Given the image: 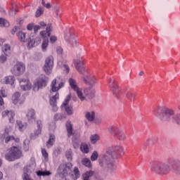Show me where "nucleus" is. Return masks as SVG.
I'll list each match as a JSON object with an SVG mask.
<instances>
[{"instance_id": "79ce46f5", "label": "nucleus", "mask_w": 180, "mask_h": 180, "mask_svg": "<svg viewBox=\"0 0 180 180\" xmlns=\"http://www.w3.org/2000/svg\"><path fill=\"white\" fill-rule=\"evenodd\" d=\"M43 13H44V11L43 10V8L41 7H39V8L37 10V11L35 13V16H36V18H39V16H41V15H43Z\"/></svg>"}, {"instance_id": "f3484780", "label": "nucleus", "mask_w": 180, "mask_h": 180, "mask_svg": "<svg viewBox=\"0 0 180 180\" xmlns=\"http://www.w3.org/2000/svg\"><path fill=\"white\" fill-rule=\"evenodd\" d=\"M41 43V39H40V37L34 35H30L28 39V47H36L37 46H39V44Z\"/></svg>"}, {"instance_id": "13d9d810", "label": "nucleus", "mask_w": 180, "mask_h": 180, "mask_svg": "<svg viewBox=\"0 0 180 180\" xmlns=\"http://www.w3.org/2000/svg\"><path fill=\"white\" fill-rule=\"evenodd\" d=\"M94 123H96V124H101V123H102V118L101 117H97L96 119H94Z\"/></svg>"}, {"instance_id": "6ab92c4d", "label": "nucleus", "mask_w": 180, "mask_h": 180, "mask_svg": "<svg viewBox=\"0 0 180 180\" xmlns=\"http://www.w3.org/2000/svg\"><path fill=\"white\" fill-rule=\"evenodd\" d=\"M60 98V94L58 92L56 93V94L50 98L49 103L51 106H52V110L53 112H57L58 110V107H57V101Z\"/></svg>"}, {"instance_id": "a878e982", "label": "nucleus", "mask_w": 180, "mask_h": 180, "mask_svg": "<svg viewBox=\"0 0 180 180\" xmlns=\"http://www.w3.org/2000/svg\"><path fill=\"white\" fill-rule=\"evenodd\" d=\"M84 117L89 122H94L95 120V112L94 111H86Z\"/></svg>"}, {"instance_id": "473e14b6", "label": "nucleus", "mask_w": 180, "mask_h": 180, "mask_svg": "<svg viewBox=\"0 0 180 180\" xmlns=\"http://www.w3.org/2000/svg\"><path fill=\"white\" fill-rule=\"evenodd\" d=\"M158 142V137L152 136L146 140L147 144H150L153 146V144H156Z\"/></svg>"}, {"instance_id": "2eb2a0df", "label": "nucleus", "mask_w": 180, "mask_h": 180, "mask_svg": "<svg viewBox=\"0 0 180 180\" xmlns=\"http://www.w3.org/2000/svg\"><path fill=\"white\" fill-rule=\"evenodd\" d=\"M65 40L68 43L70 47H77L78 46V42L75 39V34L72 32H69L65 34Z\"/></svg>"}, {"instance_id": "a18cd8bd", "label": "nucleus", "mask_w": 180, "mask_h": 180, "mask_svg": "<svg viewBox=\"0 0 180 180\" xmlns=\"http://www.w3.org/2000/svg\"><path fill=\"white\" fill-rule=\"evenodd\" d=\"M174 173L176 174V175H180V162L176 163V165L174 168Z\"/></svg>"}, {"instance_id": "2f4dec72", "label": "nucleus", "mask_w": 180, "mask_h": 180, "mask_svg": "<svg viewBox=\"0 0 180 180\" xmlns=\"http://www.w3.org/2000/svg\"><path fill=\"white\" fill-rule=\"evenodd\" d=\"M4 84H9L10 85H13L15 82V77L7 76L4 79Z\"/></svg>"}, {"instance_id": "c756f323", "label": "nucleus", "mask_w": 180, "mask_h": 180, "mask_svg": "<svg viewBox=\"0 0 180 180\" xmlns=\"http://www.w3.org/2000/svg\"><path fill=\"white\" fill-rule=\"evenodd\" d=\"M66 129H67L68 137H71V136H74V130L72 129V124H71V122H68L66 123Z\"/></svg>"}, {"instance_id": "3c124183", "label": "nucleus", "mask_w": 180, "mask_h": 180, "mask_svg": "<svg viewBox=\"0 0 180 180\" xmlns=\"http://www.w3.org/2000/svg\"><path fill=\"white\" fill-rule=\"evenodd\" d=\"M54 10H55V13H56V16L58 18H60V16H61L60 15V7H58V6H55L54 7Z\"/></svg>"}, {"instance_id": "b1692460", "label": "nucleus", "mask_w": 180, "mask_h": 180, "mask_svg": "<svg viewBox=\"0 0 180 180\" xmlns=\"http://www.w3.org/2000/svg\"><path fill=\"white\" fill-rule=\"evenodd\" d=\"M3 117H8L10 123H13L15 120L13 117H15V112L12 110H4L1 113Z\"/></svg>"}, {"instance_id": "412c9836", "label": "nucleus", "mask_w": 180, "mask_h": 180, "mask_svg": "<svg viewBox=\"0 0 180 180\" xmlns=\"http://www.w3.org/2000/svg\"><path fill=\"white\" fill-rule=\"evenodd\" d=\"M95 89H91V88H86L84 89V95L83 96L85 98L84 101H88V99H93V98H95ZM88 99H87V98Z\"/></svg>"}, {"instance_id": "5701e85b", "label": "nucleus", "mask_w": 180, "mask_h": 180, "mask_svg": "<svg viewBox=\"0 0 180 180\" xmlns=\"http://www.w3.org/2000/svg\"><path fill=\"white\" fill-rule=\"evenodd\" d=\"M83 81L84 84L90 85L91 86H94V85L96 84V78L88 75L83 77Z\"/></svg>"}, {"instance_id": "393cba45", "label": "nucleus", "mask_w": 180, "mask_h": 180, "mask_svg": "<svg viewBox=\"0 0 180 180\" xmlns=\"http://www.w3.org/2000/svg\"><path fill=\"white\" fill-rule=\"evenodd\" d=\"M124 96L127 101L130 102V103H133V102L136 101V94L130 90L125 91Z\"/></svg>"}, {"instance_id": "0e129e2a", "label": "nucleus", "mask_w": 180, "mask_h": 180, "mask_svg": "<svg viewBox=\"0 0 180 180\" xmlns=\"http://www.w3.org/2000/svg\"><path fill=\"white\" fill-rule=\"evenodd\" d=\"M18 32V27H14L11 30V34H15Z\"/></svg>"}, {"instance_id": "7ed1b4c3", "label": "nucleus", "mask_w": 180, "mask_h": 180, "mask_svg": "<svg viewBox=\"0 0 180 180\" xmlns=\"http://www.w3.org/2000/svg\"><path fill=\"white\" fill-rule=\"evenodd\" d=\"M108 131L114 139H116L119 141H126L127 139L124 131H123V129L118 126L111 125L108 127Z\"/></svg>"}, {"instance_id": "58836bf2", "label": "nucleus", "mask_w": 180, "mask_h": 180, "mask_svg": "<svg viewBox=\"0 0 180 180\" xmlns=\"http://www.w3.org/2000/svg\"><path fill=\"white\" fill-rule=\"evenodd\" d=\"M36 174L38 176H49V175H51V172L43 171H38Z\"/></svg>"}, {"instance_id": "680f3d73", "label": "nucleus", "mask_w": 180, "mask_h": 180, "mask_svg": "<svg viewBox=\"0 0 180 180\" xmlns=\"http://www.w3.org/2000/svg\"><path fill=\"white\" fill-rule=\"evenodd\" d=\"M51 43H56L57 41V37L52 36L50 38Z\"/></svg>"}, {"instance_id": "864d4df0", "label": "nucleus", "mask_w": 180, "mask_h": 180, "mask_svg": "<svg viewBox=\"0 0 180 180\" xmlns=\"http://www.w3.org/2000/svg\"><path fill=\"white\" fill-rule=\"evenodd\" d=\"M37 129H43V123L41 122V120H37Z\"/></svg>"}, {"instance_id": "4be33fe9", "label": "nucleus", "mask_w": 180, "mask_h": 180, "mask_svg": "<svg viewBox=\"0 0 180 180\" xmlns=\"http://www.w3.org/2000/svg\"><path fill=\"white\" fill-rule=\"evenodd\" d=\"M26 117L28 123L36 122V111L34 109H30L26 113Z\"/></svg>"}, {"instance_id": "e2e57ef3", "label": "nucleus", "mask_w": 180, "mask_h": 180, "mask_svg": "<svg viewBox=\"0 0 180 180\" xmlns=\"http://www.w3.org/2000/svg\"><path fill=\"white\" fill-rule=\"evenodd\" d=\"M56 51L58 54H63V48L58 46L57 49H56Z\"/></svg>"}, {"instance_id": "c9c22d12", "label": "nucleus", "mask_w": 180, "mask_h": 180, "mask_svg": "<svg viewBox=\"0 0 180 180\" xmlns=\"http://www.w3.org/2000/svg\"><path fill=\"white\" fill-rule=\"evenodd\" d=\"M2 50L6 56H9L11 54V46L8 44L4 45Z\"/></svg>"}, {"instance_id": "c85d7f7f", "label": "nucleus", "mask_w": 180, "mask_h": 180, "mask_svg": "<svg viewBox=\"0 0 180 180\" xmlns=\"http://www.w3.org/2000/svg\"><path fill=\"white\" fill-rule=\"evenodd\" d=\"M16 36L20 40V41H22V43H25V41H27V39L26 38V33L19 31L16 33Z\"/></svg>"}, {"instance_id": "20e7f679", "label": "nucleus", "mask_w": 180, "mask_h": 180, "mask_svg": "<svg viewBox=\"0 0 180 180\" xmlns=\"http://www.w3.org/2000/svg\"><path fill=\"white\" fill-rule=\"evenodd\" d=\"M23 156L22 150L18 146H13L8 149V152L5 155V158L7 161H15V160H19Z\"/></svg>"}, {"instance_id": "dca6fc26", "label": "nucleus", "mask_w": 180, "mask_h": 180, "mask_svg": "<svg viewBox=\"0 0 180 180\" xmlns=\"http://www.w3.org/2000/svg\"><path fill=\"white\" fill-rule=\"evenodd\" d=\"M165 106L164 105H157L154 108L153 113L156 117H158L160 120H162V117L164 116V112L165 110Z\"/></svg>"}, {"instance_id": "4468645a", "label": "nucleus", "mask_w": 180, "mask_h": 180, "mask_svg": "<svg viewBox=\"0 0 180 180\" xmlns=\"http://www.w3.org/2000/svg\"><path fill=\"white\" fill-rule=\"evenodd\" d=\"M74 65L79 74H82V75L86 74L88 70L84 67V60L82 59H75L74 60Z\"/></svg>"}, {"instance_id": "de8ad7c7", "label": "nucleus", "mask_w": 180, "mask_h": 180, "mask_svg": "<svg viewBox=\"0 0 180 180\" xmlns=\"http://www.w3.org/2000/svg\"><path fill=\"white\" fill-rule=\"evenodd\" d=\"M17 126L20 131L25 129V124H23L21 121H17Z\"/></svg>"}, {"instance_id": "5fc2aeb1", "label": "nucleus", "mask_w": 180, "mask_h": 180, "mask_svg": "<svg viewBox=\"0 0 180 180\" xmlns=\"http://www.w3.org/2000/svg\"><path fill=\"white\" fill-rule=\"evenodd\" d=\"M33 28H34V23H30L27 25V30H33Z\"/></svg>"}, {"instance_id": "49530a36", "label": "nucleus", "mask_w": 180, "mask_h": 180, "mask_svg": "<svg viewBox=\"0 0 180 180\" xmlns=\"http://www.w3.org/2000/svg\"><path fill=\"white\" fill-rule=\"evenodd\" d=\"M41 154H42L44 158L47 161V160H49V153H47V150H46V149H44V148H42Z\"/></svg>"}, {"instance_id": "bf43d9fd", "label": "nucleus", "mask_w": 180, "mask_h": 180, "mask_svg": "<svg viewBox=\"0 0 180 180\" xmlns=\"http://www.w3.org/2000/svg\"><path fill=\"white\" fill-rule=\"evenodd\" d=\"M39 26L41 27V29H44L45 27H47V24H46V22L43 21L39 22Z\"/></svg>"}, {"instance_id": "ea45409f", "label": "nucleus", "mask_w": 180, "mask_h": 180, "mask_svg": "<svg viewBox=\"0 0 180 180\" xmlns=\"http://www.w3.org/2000/svg\"><path fill=\"white\" fill-rule=\"evenodd\" d=\"M94 175V172L89 171L83 174V180H89V178Z\"/></svg>"}, {"instance_id": "c03bdc74", "label": "nucleus", "mask_w": 180, "mask_h": 180, "mask_svg": "<svg viewBox=\"0 0 180 180\" xmlns=\"http://www.w3.org/2000/svg\"><path fill=\"white\" fill-rule=\"evenodd\" d=\"M98 157H99V153H98L96 151H94L91 156V160L92 161H96L98 160Z\"/></svg>"}, {"instance_id": "aec40b11", "label": "nucleus", "mask_w": 180, "mask_h": 180, "mask_svg": "<svg viewBox=\"0 0 180 180\" xmlns=\"http://www.w3.org/2000/svg\"><path fill=\"white\" fill-rule=\"evenodd\" d=\"M70 97L68 96L61 105L62 108H64L67 115H68L69 116L72 115L73 111L72 106L68 105V103H70Z\"/></svg>"}, {"instance_id": "603ef678", "label": "nucleus", "mask_w": 180, "mask_h": 180, "mask_svg": "<svg viewBox=\"0 0 180 180\" xmlns=\"http://www.w3.org/2000/svg\"><path fill=\"white\" fill-rule=\"evenodd\" d=\"M8 56V55H6V54L1 55V56H0V63H5V61H6V60H7V58H6V56Z\"/></svg>"}, {"instance_id": "9b49d317", "label": "nucleus", "mask_w": 180, "mask_h": 180, "mask_svg": "<svg viewBox=\"0 0 180 180\" xmlns=\"http://www.w3.org/2000/svg\"><path fill=\"white\" fill-rule=\"evenodd\" d=\"M47 82H49V77L44 75H41L39 76V78L37 79V82L34 84L33 90L39 91L40 89L43 88V86H46Z\"/></svg>"}, {"instance_id": "f257e3e1", "label": "nucleus", "mask_w": 180, "mask_h": 180, "mask_svg": "<svg viewBox=\"0 0 180 180\" xmlns=\"http://www.w3.org/2000/svg\"><path fill=\"white\" fill-rule=\"evenodd\" d=\"M124 155V148L120 146H111L107 148L105 154L99 159L100 167L107 168L108 171L116 169L115 160H119Z\"/></svg>"}, {"instance_id": "bb28decb", "label": "nucleus", "mask_w": 180, "mask_h": 180, "mask_svg": "<svg viewBox=\"0 0 180 180\" xmlns=\"http://www.w3.org/2000/svg\"><path fill=\"white\" fill-rule=\"evenodd\" d=\"M21 97H20V93L15 92L13 94L12 97L13 103L14 105H18V103H20V105L22 103V101H20Z\"/></svg>"}, {"instance_id": "ddd939ff", "label": "nucleus", "mask_w": 180, "mask_h": 180, "mask_svg": "<svg viewBox=\"0 0 180 180\" xmlns=\"http://www.w3.org/2000/svg\"><path fill=\"white\" fill-rule=\"evenodd\" d=\"M25 70L26 67L25 66V64L22 63H17L11 69V72L13 75L19 77V75H22V74L25 72Z\"/></svg>"}, {"instance_id": "39448f33", "label": "nucleus", "mask_w": 180, "mask_h": 180, "mask_svg": "<svg viewBox=\"0 0 180 180\" xmlns=\"http://www.w3.org/2000/svg\"><path fill=\"white\" fill-rule=\"evenodd\" d=\"M108 86L113 96L119 98L122 96V89L119 87V84L115 79L110 78L108 82Z\"/></svg>"}, {"instance_id": "0eeeda50", "label": "nucleus", "mask_w": 180, "mask_h": 180, "mask_svg": "<svg viewBox=\"0 0 180 180\" xmlns=\"http://www.w3.org/2000/svg\"><path fill=\"white\" fill-rule=\"evenodd\" d=\"M54 67V57L49 56L45 59L43 70L46 75H50L53 72V68Z\"/></svg>"}, {"instance_id": "774afa93", "label": "nucleus", "mask_w": 180, "mask_h": 180, "mask_svg": "<svg viewBox=\"0 0 180 180\" xmlns=\"http://www.w3.org/2000/svg\"><path fill=\"white\" fill-rule=\"evenodd\" d=\"M63 67L65 68L66 72H70V67H68V65H64Z\"/></svg>"}, {"instance_id": "7c9ffc66", "label": "nucleus", "mask_w": 180, "mask_h": 180, "mask_svg": "<svg viewBox=\"0 0 180 180\" xmlns=\"http://www.w3.org/2000/svg\"><path fill=\"white\" fill-rule=\"evenodd\" d=\"M9 141H15V143H19L20 139L19 138H15L13 136H7L5 137V143H8Z\"/></svg>"}, {"instance_id": "a19ab883", "label": "nucleus", "mask_w": 180, "mask_h": 180, "mask_svg": "<svg viewBox=\"0 0 180 180\" xmlns=\"http://www.w3.org/2000/svg\"><path fill=\"white\" fill-rule=\"evenodd\" d=\"M0 25L3 27H9V22L2 18H0Z\"/></svg>"}, {"instance_id": "9d476101", "label": "nucleus", "mask_w": 180, "mask_h": 180, "mask_svg": "<svg viewBox=\"0 0 180 180\" xmlns=\"http://www.w3.org/2000/svg\"><path fill=\"white\" fill-rule=\"evenodd\" d=\"M69 85L73 89V91H75L79 99L82 102H84L85 101V97L84 96V94H82V91L78 87V85L77 84V81L72 78L69 79Z\"/></svg>"}, {"instance_id": "f8f14e48", "label": "nucleus", "mask_w": 180, "mask_h": 180, "mask_svg": "<svg viewBox=\"0 0 180 180\" xmlns=\"http://www.w3.org/2000/svg\"><path fill=\"white\" fill-rule=\"evenodd\" d=\"M174 116H175V110L165 107L162 122H171V120L172 122Z\"/></svg>"}, {"instance_id": "cd10ccee", "label": "nucleus", "mask_w": 180, "mask_h": 180, "mask_svg": "<svg viewBox=\"0 0 180 180\" xmlns=\"http://www.w3.org/2000/svg\"><path fill=\"white\" fill-rule=\"evenodd\" d=\"M54 143H56V135L53 134H50L49 139L46 142L47 148H50V147H53V146H54Z\"/></svg>"}, {"instance_id": "6e6d98bb", "label": "nucleus", "mask_w": 180, "mask_h": 180, "mask_svg": "<svg viewBox=\"0 0 180 180\" xmlns=\"http://www.w3.org/2000/svg\"><path fill=\"white\" fill-rule=\"evenodd\" d=\"M34 136H39V134H41V128H37L34 131Z\"/></svg>"}, {"instance_id": "4d7b16f0", "label": "nucleus", "mask_w": 180, "mask_h": 180, "mask_svg": "<svg viewBox=\"0 0 180 180\" xmlns=\"http://www.w3.org/2000/svg\"><path fill=\"white\" fill-rule=\"evenodd\" d=\"M61 119H63V116L61 115V114H56L54 115L55 120H61Z\"/></svg>"}, {"instance_id": "09e8293b", "label": "nucleus", "mask_w": 180, "mask_h": 180, "mask_svg": "<svg viewBox=\"0 0 180 180\" xmlns=\"http://www.w3.org/2000/svg\"><path fill=\"white\" fill-rule=\"evenodd\" d=\"M41 5H43V6H44L47 9H50V8H51V4L50 3L46 4L44 0H41Z\"/></svg>"}, {"instance_id": "1a4fd4ad", "label": "nucleus", "mask_w": 180, "mask_h": 180, "mask_svg": "<svg viewBox=\"0 0 180 180\" xmlns=\"http://www.w3.org/2000/svg\"><path fill=\"white\" fill-rule=\"evenodd\" d=\"M72 169V164L71 163H62L59 165L57 172L59 175L62 176H67L68 174L71 173V169Z\"/></svg>"}, {"instance_id": "6e6552de", "label": "nucleus", "mask_w": 180, "mask_h": 180, "mask_svg": "<svg viewBox=\"0 0 180 180\" xmlns=\"http://www.w3.org/2000/svg\"><path fill=\"white\" fill-rule=\"evenodd\" d=\"M64 85H65V80L61 77H57L52 81L51 84L52 92H57V91H60Z\"/></svg>"}, {"instance_id": "052dcab7", "label": "nucleus", "mask_w": 180, "mask_h": 180, "mask_svg": "<svg viewBox=\"0 0 180 180\" xmlns=\"http://www.w3.org/2000/svg\"><path fill=\"white\" fill-rule=\"evenodd\" d=\"M41 27H39V25H34V34H36V33H37V32H39V30H40Z\"/></svg>"}, {"instance_id": "f03ea898", "label": "nucleus", "mask_w": 180, "mask_h": 180, "mask_svg": "<svg viewBox=\"0 0 180 180\" xmlns=\"http://www.w3.org/2000/svg\"><path fill=\"white\" fill-rule=\"evenodd\" d=\"M149 167L152 172L158 175H167V174H169V165L162 162L152 161L149 163Z\"/></svg>"}, {"instance_id": "a211bd4d", "label": "nucleus", "mask_w": 180, "mask_h": 180, "mask_svg": "<svg viewBox=\"0 0 180 180\" xmlns=\"http://www.w3.org/2000/svg\"><path fill=\"white\" fill-rule=\"evenodd\" d=\"M20 86L22 91H29L32 88V83L27 79H19Z\"/></svg>"}, {"instance_id": "338daca9", "label": "nucleus", "mask_w": 180, "mask_h": 180, "mask_svg": "<svg viewBox=\"0 0 180 180\" xmlns=\"http://www.w3.org/2000/svg\"><path fill=\"white\" fill-rule=\"evenodd\" d=\"M5 103L4 102V98H2V96H0V106H3Z\"/></svg>"}, {"instance_id": "423d86ee", "label": "nucleus", "mask_w": 180, "mask_h": 180, "mask_svg": "<svg viewBox=\"0 0 180 180\" xmlns=\"http://www.w3.org/2000/svg\"><path fill=\"white\" fill-rule=\"evenodd\" d=\"M51 30H53V26H51V25H49L46 27V31H41L39 33L41 37H44V39L42 42V46H41L43 51H46V49L49 46V38H46V37H50V34H51L50 32H51Z\"/></svg>"}, {"instance_id": "4c0bfd02", "label": "nucleus", "mask_w": 180, "mask_h": 180, "mask_svg": "<svg viewBox=\"0 0 180 180\" xmlns=\"http://www.w3.org/2000/svg\"><path fill=\"white\" fill-rule=\"evenodd\" d=\"M82 163L85 167H87L88 168H91L92 167V165L91 164V160L88 158H84L82 160Z\"/></svg>"}, {"instance_id": "8fccbe9b", "label": "nucleus", "mask_w": 180, "mask_h": 180, "mask_svg": "<svg viewBox=\"0 0 180 180\" xmlns=\"http://www.w3.org/2000/svg\"><path fill=\"white\" fill-rule=\"evenodd\" d=\"M74 175H75L76 178H79V170L78 169V167H75L73 170Z\"/></svg>"}, {"instance_id": "37998d69", "label": "nucleus", "mask_w": 180, "mask_h": 180, "mask_svg": "<svg viewBox=\"0 0 180 180\" xmlns=\"http://www.w3.org/2000/svg\"><path fill=\"white\" fill-rule=\"evenodd\" d=\"M66 158L69 161H71V160H72V151L71 150V149L66 151Z\"/></svg>"}, {"instance_id": "69168bd1", "label": "nucleus", "mask_w": 180, "mask_h": 180, "mask_svg": "<svg viewBox=\"0 0 180 180\" xmlns=\"http://www.w3.org/2000/svg\"><path fill=\"white\" fill-rule=\"evenodd\" d=\"M1 95L3 96V98H6V95L5 94V90L4 89H1Z\"/></svg>"}, {"instance_id": "f704fd0d", "label": "nucleus", "mask_w": 180, "mask_h": 180, "mask_svg": "<svg viewBox=\"0 0 180 180\" xmlns=\"http://www.w3.org/2000/svg\"><path fill=\"white\" fill-rule=\"evenodd\" d=\"M80 150L82 153L88 154L89 153V146L86 143H82L80 146Z\"/></svg>"}, {"instance_id": "e433bc0d", "label": "nucleus", "mask_w": 180, "mask_h": 180, "mask_svg": "<svg viewBox=\"0 0 180 180\" xmlns=\"http://www.w3.org/2000/svg\"><path fill=\"white\" fill-rule=\"evenodd\" d=\"M173 123H176L180 126V113L176 114L172 117Z\"/></svg>"}, {"instance_id": "72a5a7b5", "label": "nucleus", "mask_w": 180, "mask_h": 180, "mask_svg": "<svg viewBox=\"0 0 180 180\" xmlns=\"http://www.w3.org/2000/svg\"><path fill=\"white\" fill-rule=\"evenodd\" d=\"M101 140V136L98 134H93L90 136V141L92 144H96V142Z\"/></svg>"}]
</instances>
